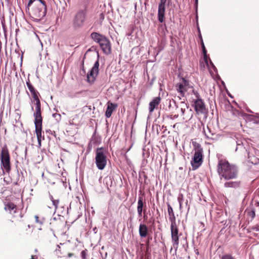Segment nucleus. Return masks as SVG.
Instances as JSON below:
<instances>
[{
    "mask_svg": "<svg viewBox=\"0 0 259 259\" xmlns=\"http://www.w3.org/2000/svg\"><path fill=\"white\" fill-rule=\"evenodd\" d=\"M26 84H27V86L29 90H31V89H33L34 88L29 80L26 81Z\"/></svg>",
    "mask_w": 259,
    "mask_h": 259,
    "instance_id": "nucleus-37",
    "label": "nucleus"
},
{
    "mask_svg": "<svg viewBox=\"0 0 259 259\" xmlns=\"http://www.w3.org/2000/svg\"><path fill=\"white\" fill-rule=\"evenodd\" d=\"M34 124L38 144L39 147H40L41 141L45 140L44 136L42 135V122H40V123H34Z\"/></svg>",
    "mask_w": 259,
    "mask_h": 259,
    "instance_id": "nucleus-15",
    "label": "nucleus"
},
{
    "mask_svg": "<svg viewBox=\"0 0 259 259\" xmlns=\"http://www.w3.org/2000/svg\"><path fill=\"white\" fill-rule=\"evenodd\" d=\"M240 186V182H227L224 184V186L226 188H237Z\"/></svg>",
    "mask_w": 259,
    "mask_h": 259,
    "instance_id": "nucleus-25",
    "label": "nucleus"
},
{
    "mask_svg": "<svg viewBox=\"0 0 259 259\" xmlns=\"http://www.w3.org/2000/svg\"><path fill=\"white\" fill-rule=\"evenodd\" d=\"M241 146V145L240 144H238L237 146Z\"/></svg>",
    "mask_w": 259,
    "mask_h": 259,
    "instance_id": "nucleus-58",
    "label": "nucleus"
},
{
    "mask_svg": "<svg viewBox=\"0 0 259 259\" xmlns=\"http://www.w3.org/2000/svg\"><path fill=\"white\" fill-rule=\"evenodd\" d=\"M201 46L202 49V53H203V55L204 60L205 63L206 64H208L207 57V54H206L207 51H206V50L205 49V46H204V42H203V40H202L201 41Z\"/></svg>",
    "mask_w": 259,
    "mask_h": 259,
    "instance_id": "nucleus-26",
    "label": "nucleus"
},
{
    "mask_svg": "<svg viewBox=\"0 0 259 259\" xmlns=\"http://www.w3.org/2000/svg\"><path fill=\"white\" fill-rule=\"evenodd\" d=\"M103 147L98 148L96 151L95 163L97 168L103 170L107 164V156L103 152Z\"/></svg>",
    "mask_w": 259,
    "mask_h": 259,
    "instance_id": "nucleus-6",
    "label": "nucleus"
},
{
    "mask_svg": "<svg viewBox=\"0 0 259 259\" xmlns=\"http://www.w3.org/2000/svg\"><path fill=\"white\" fill-rule=\"evenodd\" d=\"M26 84H27V86L29 90H31V89H33L34 88L29 80L26 81Z\"/></svg>",
    "mask_w": 259,
    "mask_h": 259,
    "instance_id": "nucleus-35",
    "label": "nucleus"
},
{
    "mask_svg": "<svg viewBox=\"0 0 259 259\" xmlns=\"http://www.w3.org/2000/svg\"><path fill=\"white\" fill-rule=\"evenodd\" d=\"M104 36L97 32H93L91 34V38L96 42L99 43Z\"/></svg>",
    "mask_w": 259,
    "mask_h": 259,
    "instance_id": "nucleus-24",
    "label": "nucleus"
},
{
    "mask_svg": "<svg viewBox=\"0 0 259 259\" xmlns=\"http://www.w3.org/2000/svg\"><path fill=\"white\" fill-rule=\"evenodd\" d=\"M113 178L112 176H107L103 180L104 184L106 185L108 190H109V188L111 187L113 185Z\"/></svg>",
    "mask_w": 259,
    "mask_h": 259,
    "instance_id": "nucleus-22",
    "label": "nucleus"
},
{
    "mask_svg": "<svg viewBox=\"0 0 259 259\" xmlns=\"http://www.w3.org/2000/svg\"><path fill=\"white\" fill-rule=\"evenodd\" d=\"M35 222L36 223H39L40 224H43V221H39V218H38V217L37 215H35Z\"/></svg>",
    "mask_w": 259,
    "mask_h": 259,
    "instance_id": "nucleus-41",
    "label": "nucleus"
},
{
    "mask_svg": "<svg viewBox=\"0 0 259 259\" xmlns=\"http://www.w3.org/2000/svg\"><path fill=\"white\" fill-rule=\"evenodd\" d=\"M53 204L54 206L55 209H57L58 207V205L59 203V199H55L54 200H53Z\"/></svg>",
    "mask_w": 259,
    "mask_h": 259,
    "instance_id": "nucleus-34",
    "label": "nucleus"
},
{
    "mask_svg": "<svg viewBox=\"0 0 259 259\" xmlns=\"http://www.w3.org/2000/svg\"><path fill=\"white\" fill-rule=\"evenodd\" d=\"M107 107L105 112V116L107 118H110L113 111L117 107V105L109 101L107 102Z\"/></svg>",
    "mask_w": 259,
    "mask_h": 259,
    "instance_id": "nucleus-17",
    "label": "nucleus"
},
{
    "mask_svg": "<svg viewBox=\"0 0 259 259\" xmlns=\"http://www.w3.org/2000/svg\"><path fill=\"white\" fill-rule=\"evenodd\" d=\"M192 93L195 96L196 99H201L200 96L199 94L198 93V92L197 91H196L195 90L193 89L192 90Z\"/></svg>",
    "mask_w": 259,
    "mask_h": 259,
    "instance_id": "nucleus-32",
    "label": "nucleus"
},
{
    "mask_svg": "<svg viewBox=\"0 0 259 259\" xmlns=\"http://www.w3.org/2000/svg\"><path fill=\"white\" fill-rule=\"evenodd\" d=\"M181 111L182 112V115H184V113L185 112V108L184 107H181Z\"/></svg>",
    "mask_w": 259,
    "mask_h": 259,
    "instance_id": "nucleus-42",
    "label": "nucleus"
},
{
    "mask_svg": "<svg viewBox=\"0 0 259 259\" xmlns=\"http://www.w3.org/2000/svg\"><path fill=\"white\" fill-rule=\"evenodd\" d=\"M46 133L52 134V131L50 130H46Z\"/></svg>",
    "mask_w": 259,
    "mask_h": 259,
    "instance_id": "nucleus-47",
    "label": "nucleus"
},
{
    "mask_svg": "<svg viewBox=\"0 0 259 259\" xmlns=\"http://www.w3.org/2000/svg\"><path fill=\"white\" fill-rule=\"evenodd\" d=\"M50 198L51 199V200L53 202V200H54L55 199H54L52 195H50Z\"/></svg>",
    "mask_w": 259,
    "mask_h": 259,
    "instance_id": "nucleus-46",
    "label": "nucleus"
},
{
    "mask_svg": "<svg viewBox=\"0 0 259 259\" xmlns=\"http://www.w3.org/2000/svg\"><path fill=\"white\" fill-rule=\"evenodd\" d=\"M195 4L196 5V6L198 4V0H195Z\"/></svg>",
    "mask_w": 259,
    "mask_h": 259,
    "instance_id": "nucleus-50",
    "label": "nucleus"
},
{
    "mask_svg": "<svg viewBox=\"0 0 259 259\" xmlns=\"http://www.w3.org/2000/svg\"><path fill=\"white\" fill-rule=\"evenodd\" d=\"M248 159H249V161H250L251 163H252V164H254V165H255V164H257L258 163H259V158H258V159H254V160H252V158H251V157L249 156V154H248Z\"/></svg>",
    "mask_w": 259,
    "mask_h": 259,
    "instance_id": "nucleus-31",
    "label": "nucleus"
},
{
    "mask_svg": "<svg viewBox=\"0 0 259 259\" xmlns=\"http://www.w3.org/2000/svg\"><path fill=\"white\" fill-rule=\"evenodd\" d=\"M18 201H20V203L16 204L14 202L9 201L5 203L4 209L5 211L11 214L14 218L16 217V213H19V215L20 218L23 217L24 214L20 210L22 209L23 207V200L22 199H18Z\"/></svg>",
    "mask_w": 259,
    "mask_h": 259,
    "instance_id": "nucleus-4",
    "label": "nucleus"
},
{
    "mask_svg": "<svg viewBox=\"0 0 259 259\" xmlns=\"http://www.w3.org/2000/svg\"><path fill=\"white\" fill-rule=\"evenodd\" d=\"M29 91L30 92L31 94L37 92V91L34 88L30 90Z\"/></svg>",
    "mask_w": 259,
    "mask_h": 259,
    "instance_id": "nucleus-43",
    "label": "nucleus"
},
{
    "mask_svg": "<svg viewBox=\"0 0 259 259\" xmlns=\"http://www.w3.org/2000/svg\"><path fill=\"white\" fill-rule=\"evenodd\" d=\"M144 207H146V202L145 201H143V197L139 196L138 198V204H137V212L138 214V216L139 217H141L142 215V212L144 211V218L145 219L147 218V216L145 215V212L146 210L144 209L143 210V208Z\"/></svg>",
    "mask_w": 259,
    "mask_h": 259,
    "instance_id": "nucleus-16",
    "label": "nucleus"
},
{
    "mask_svg": "<svg viewBox=\"0 0 259 259\" xmlns=\"http://www.w3.org/2000/svg\"><path fill=\"white\" fill-rule=\"evenodd\" d=\"M178 117V115H174V118H177Z\"/></svg>",
    "mask_w": 259,
    "mask_h": 259,
    "instance_id": "nucleus-51",
    "label": "nucleus"
},
{
    "mask_svg": "<svg viewBox=\"0 0 259 259\" xmlns=\"http://www.w3.org/2000/svg\"><path fill=\"white\" fill-rule=\"evenodd\" d=\"M32 95L34 99V103L40 102L38 97V96H39V94L37 91L35 93L32 94Z\"/></svg>",
    "mask_w": 259,
    "mask_h": 259,
    "instance_id": "nucleus-29",
    "label": "nucleus"
},
{
    "mask_svg": "<svg viewBox=\"0 0 259 259\" xmlns=\"http://www.w3.org/2000/svg\"><path fill=\"white\" fill-rule=\"evenodd\" d=\"M198 31H199V38H200V40H201V41L202 40H203V39H202V36H201V33H200V30H199V28H198Z\"/></svg>",
    "mask_w": 259,
    "mask_h": 259,
    "instance_id": "nucleus-44",
    "label": "nucleus"
},
{
    "mask_svg": "<svg viewBox=\"0 0 259 259\" xmlns=\"http://www.w3.org/2000/svg\"><path fill=\"white\" fill-rule=\"evenodd\" d=\"M255 205L257 206H259V202H256L255 203Z\"/></svg>",
    "mask_w": 259,
    "mask_h": 259,
    "instance_id": "nucleus-48",
    "label": "nucleus"
},
{
    "mask_svg": "<svg viewBox=\"0 0 259 259\" xmlns=\"http://www.w3.org/2000/svg\"><path fill=\"white\" fill-rule=\"evenodd\" d=\"M99 59L95 62L94 66L90 70V71L87 73V82L92 84H93L99 73Z\"/></svg>",
    "mask_w": 259,
    "mask_h": 259,
    "instance_id": "nucleus-7",
    "label": "nucleus"
},
{
    "mask_svg": "<svg viewBox=\"0 0 259 259\" xmlns=\"http://www.w3.org/2000/svg\"><path fill=\"white\" fill-rule=\"evenodd\" d=\"M221 259H235V258L231 254L226 253L222 255Z\"/></svg>",
    "mask_w": 259,
    "mask_h": 259,
    "instance_id": "nucleus-30",
    "label": "nucleus"
},
{
    "mask_svg": "<svg viewBox=\"0 0 259 259\" xmlns=\"http://www.w3.org/2000/svg\"><path fill=\"white\" fill-rule=\"evenodd\" d=\"M139 235L141 237H145L148 234V229L145 224H141L139 226Z\"/></svg>",
    "mask_w": 259,
    "mask_h": 259,
    "instance_id": "nucleus-20",
    "label": "nucleus"
},
{
    "mask_svg": "<svg viewBox=\"0 0 259 259\" xmlns=\"http://www.w3.org/2000/svg\"><path fill=\"white\" fill-rule=\"evenodd\" d=\"M87 108H88V109L90 110H91V106H86Z\"/></svg>",
    "mask_w": 259,
    "mask_h": 259,
    "instance_id": "nucleus-49",
    "label": "nucleus"
},
{
    "mask_svg": "<svg viewBox=\"0 0 259 259\" xmlns=\"http://www.w3.org/2000/svg\"><path fill=\"white\" fill-rule=\"evenodd\" d=\"M251 230H254L255 231H259V226L258 225H255L254 226H252L251 228Z\"/></svg>",
    "mask_w": 259,
    "mask_h": 259,
    "instance_id": "nucleus-40",
    "label": "nucleus"
},
{
    "mask_svg": "<svg viewBox=\"0 0 259 259\" xmlns=\"http://www.w3.org/2000/svg\"><path fill=\"white\" fill-rule=\"evenodd\" d=\"M170 233L173 246L177 249L179 244V228L176 223L170 224Z\"/></svg>",
    "mask_w": 259,
    "mask_h": 259,
    "instance_id": "nucleus-8",
    "label": "nucleus"
},
{
    "mask_svg": "<svg viewBox=\"0 0 259 259\" xmlns=\"http://www.w3.org/2000/svg\"><path fill=\"white\" fill-rule=\"evenodd\" d=\"M161 99L159 97H155L152 101L149 103V112L152 113L157 106L159 105Z\"/></svg>",
    "mask_w": 259,
    "mask_h": 259,
    "instance_id": "nucleus-18",
    "label": "nucleus"
},
{
    "mask_svg": "<svg viewBox=\"0 0 259 259\" xmlns=\"http://www.w3.org/2000/svg\"><path fill=\"white\" fill-rule=\"evenodd\" d=\"M90 141L92 142V143H94V145H98L101 143V138L99 136L96 135L95 132L93 135Z\"/></svg>",
    "mask_w": 259,
    "mask_h": 259,
    "instance_id": "nucleus-23",
    "label": "nucleus"
},
{
    "mask_svg": "<svg viewBox=\"0 0 259 259\" xmlns=\"http://www.w3.org/2000/svg\"><path fill=\"white\" fill-rule=\"evenodd\" d=\"M207 130H206L204 125L203 124V133L204 134L206 139H213L211 137L214 135V133L212 132L211 130L207 126L206 127Z\"/></svg>",
    "mask_w": 259,
    "mask_h": 259,
    "instance_id": "nucleus-21",
    "label": "nucleus"
},
{
    "mask_svg": "<svg viewBox=\"0 0 259 259\" xmlns=\"http://www.w3.org/2000/svg\"><path fill=\"white\" fill-rule=\"evenodd\" d=\"M167 211L169 215V220L170 221L171 224L176 223V218L175 217L172 207L169 204V203L167 204Z\"/></svg>",
    "mask_w": 259,
    "mask_h": 259,
    "instance_id": "nucleus-19",
    "label": "nucleus"
},
{
    "mask_svg": "<svg viewBox=\"0 0 259 259\" xmlns=\"http://www.w3.org/2000/svg\"><path fill=\"white\" fill-rule=\"evenodd\" d=\"M86 14L83 11H79L75 15L74 21L73 26L75 28H80L81 27L85 20Z\"/></svg>",
    "mask_w": 259,
    "mask_h": 259,
    "instance_id": "nucleus-9",
    "label": "nucleus"
},
{
    "mask_svg": "<svg viewBox=\"0 0 259 259\" xmlns=\"http://www.w3.org/2000/svg\"><path fill=\"white\" fill-rule=\"evenodd\" d=\"M57 247L58 248H60V247L59 246V245H57Z\"/></svg>",
    "mask_w": 259,
    "mask_h": 259,
    "instance_id": "nucleus-53",
    "label": "nucleus"
},
{
    "mask_svg": "<svg viewBox=\"0 0 259 259\" xmlns=\"http://www.w3.org/2000/svg\"><path fill=\"white\" fill-rule=\"evenodd\" d=\"M81 256L82 259H86V250H82L81 252Z\"/></svg>",
    "mask_w": 259,
    "mask_h": 259,
    "instance_id": "nucleus-38",
    "label": "nucleus"
},
{
    "mask_svg": "<svg viewBox=\"0 0 259 259\" xmlns=\"http://www.w3.org/2000/svg\"><path fill=\"white\" fill-rule=\"evenodd\" d=\"M183 200H184L183 194L182 193L179 194V196L178 197V201L179 203L180 209H181V208H182Z\"/></svg>",
    "mask_w": 259,
    "mask_h": 259,
    "instance_id": "nucleus-28",
    "label": "nucleus"
},
{
    "mask_svg": "<svg viewBox=\"0 0 259 259\" xmlns=\"http://www.w3.org/2000/svg\"><path fill=\"white\" fill-rule=\"evenodd\" d=\"M184 105V106H186V108H188V106H187V105H186V104H185V105Z\"/></svg>",
    "mask_w": 259,
    "mask_h": 259,
    "instance_id": "nucleus-55",
    "label": "nucleus"
},
{
    "mask_svg": "<svg viewBox=\"0 0 259 259\" xmlns=\"http://www.w3.org/2000/svg\"><path fill=\"white\" fill-rule=\"evenodd\" d=\"M149 240L147 241V244H148L149 243Z\"/></svg>",
    "mask_w": 259,
    "mask_h": 259,
    "instance_id": "nucleus-59",
    "label": "nucleus"
},
{
    "mask_svg": "<svg viewBox=\"0 0 259 259\" xmlns=\"http://www.w3.org/2000/svg\"><path fill=\"white\" fill-rule=\"evenodd\" d=\"M149 222L150 223H154V220H153L152 221H151V220L149 221Z\"/></svg>",
    "mask_w": 259,
    "mask_h": 259,
    "instance_id": "nucleus-52",
    "label": "nucleus"
},
{
    "mask_svg": "<svg viewBox=\"0 0 259 259\" xmlns=\"http://www.w3.org/2000/svg\"><path fill=\"white\" fill-rule=\"evenodd\" d=\"M194 154L191 161V164L193 170L197 169L203 162V150L201 145L196 142H193Z\"/></svg>",
    "mask_w": 259,
    "mask_h": 259,
    "instance_id": "nucleus-3",
    "label": "nucleus"
},
{
    "mask_svg": "<svg viewBox=\"0 0 259 259\" xmlns=\"http://www.w3.org/2000/svg\"><path fill=\"white\" fill-rule=\"evenodd\" d=\"M238 149V147H236V149H235V151H236Z\"/></svg>",
    "mask_w": 259,
    "mask_h": 259,
    "instance_id": "nucleus-56",
    "label": "nucleus"
},
{
    "mask_svg": "<svg viewBox=\"0 0 259 259\" xmlns=\"http://www.w3.org/2000/svg\"><path fill=\"white\" fill-rule=\"evenodd\" d=\"M176 87L178 92L183 96L189 88H192L190 87L189 80L183 77L181 78V81L177 84Z\"/></svg>",
    "mask_w": 259,
    "mask_h": 259,
    "instance_id": "nucleus-10",
    "label": "nucleus"
},
{
    "mask_svg": "<svg viewBox=\"0 0 259 259\" xmlns=\"http://www.w3.org/2000/svg\"><path fill=\"white\" fill-rule=\"evenodd\" d=\"M194 109L197 114H205L206 110L204 102L201 99H196L194 102Z\"/></svg>",
    "mask_w": 259,
    "mask_h": 259,
    "instance_id": "nucleus-13",
    "label": "nucleus"
},
{
    "mask_svg": "<svg viewBox=\"0 0 259 259\" xmlns=\"http://www.w3.org/2000/svg\"><path fill=\"white\" fill-rule=\"evenodd\" d=\"M73 255V253H69L68 254V256L69 257H70L72 256Z\"/></svg>",
    "mask_w": 259,
    "mask_h": 259,
    "instance_id": "nucleus-45",
    "label": "nucleus"
},
{
    "mask_svg": "<svg viewBox=\"0 0 259 259\" xmlns=\"http://www.w3.org/2000/svg\"><path fill=\"white\" fill-rule=\"evenodd\" d=\"M94 145V143H92V142L90 141V142L88 144V150L89 151H91V150L92 149V147Z\"/></svg>",
    "mask_w": 259,
    "mask_h": 259,
    "instance_id": "nucleus-39",
    "label": "nucleus"
},
{
    "mask_svg": "<svg viewBox=\"0 0 259 259\" xmlns=\"http://www.w3.org/2000/svg\"><path fill=\"white\" fill-rule=\"evenodd\" d=\"M1 166L3 169V173L4 170L9 173L11 170L10 156L9 150L6 145H5L2 149L0 154Z\"/></svg>",
    "mask_w": 259,
    "mask_h": 259,
    "instance_id": "nucleus-5",
    "label": "nucleus"
},
{
    "mask_svg": "<svg viewBox=\"0 0 259 259\" xmlns=\"http://www.w3.org/2000/svg\"><path fill=\"white\" fill-rule=\"evenodd\" d=\"M184 105V106H186V108H188V106H187V105H186V104H185V105Z\"/></svg>",
    "mask_w": 259,
    "mask_h": 259,
    "instance_id": "nucleus-54",
    "label": "nucleus"
},
{
    "mask_svg": "<svg viewBox=\"0 0 259 259\" xmlns=\"http://www.w3.org/2000/svg\"><path fill=\"white\" fill-rule=\"evenodd\" d=\"M34 105L35 106V111L33 113V116L34 117V123H40V122H42L40 102H35Z\"/></svg>",
    "mask_w": 259,
    "mask_h": 259,
    "instance_id": "nucleus-14",
    "label": "nucleus"
},
{
    "mask_svg": "<svg viewBox=\"0 0 259 259\" xmlns=\"http://www.w3.org/2000/svg\"><path fill=\"white\" fill-rule=\"evenodd\" d=\"M26 11L35 22H39L46 16L47 6L44 0H29Z\"/></svg>",
    "mask_w": 259,
    "mask_h": 259,
    "instance_id": "nucleus-1",
    "label": "nucleus"
},
{
    "mask_svg": "<svg viewBox=\"0 0 259 259\" xmlns=\"http://www.w3.org/2000/svg\"><path fill=\"white\" fill-rule=\"evenodd\" d=\"M217 172L221 179L224 178L226 180L236 179L238 175L237 167L224 158H218Z\"/></svg>",
    "mask_w": 259,
    "mask_h": 259,
    "instance_id": "nucleus-2",
    "label": "nucleus"
},
{
    "mask_svg": "<svg viewBox=\"0 0 259 259\" xmlns=\"http://www.w3.org/2000/svg\"><path fill=\"white\" fill-rule=\"evenodd\" d=\"M247 215L248 217L250 218L251 220H252L255 217V209L253 208H251L247 210Z\"/></svg>",
    "mask_w": 259,
    "mask_h": 259,
    "instance_id": "nucleus-27",
    "label": "nucleus"
},
{
    "mask_svg": "<svg viewBox=\"0 0 259 259\" xmlns=\"http://www.w3.org/2000/svg\"><path fill=\"white\" fill-rule=\"evenodd\" d=\"M53 116L55 118H56V120H57V121H59L61 120V115L59 114H58V113L53 114Z\"/></svg>",
    "mask_w": 259,
    "mask_h": 259,
    "instance_id": "nucleus-33",
    "label": "nucleus"
},
{
    "mask_svg": "<svg viewBox=\"0 0 259 259\" xmlns=\"http://www.w3.org/2000/svg\"><path fill=\"white\" fill-rule=\"evenodd\" d=\"M26 84H27V86L29 90H31V89H33L34 88L29 80L26 81Z\"/></svg>",
    "mask_w": 259,
    "mask_h": 259,
    "instance_id": "nucleus-36",
    "label": "nucleus"
},
{
    "mask_svg": "<svg viewBox=\"0 0 259 259\" xmlns=\"http://www.w3.org/2000/svg\"><path fill=\"white\" fill-rule=\"evenodd\" d=\"M99 44L104 53L108 55L111 52V45L109 40L105 36L102 38Z\"/></svg>",
    "mask_w": 259,
    "mask_h": 259,
    "instance_id": "nucleus-11",
    "label": "nucleus"
},
{
    "mask_svg": "<svg viewBox=\"0 0 259 259\" xmlns=\"http://www.w3.org/2000/svg\"><path fill=\"white\" fill-rule=\"evenodd\" d=\"M167 0H160L158 5V20L159 22L162 23L164 21V15L165 12V4Z\"/></svg>",
    "mask_w": 259,
    "mask_h": 259,
    "instance_id": "nucleus-12",
    "label": "nucleus"
},
{
    "mask_svg": "<svg viewBox=\"0 0 259 259\" xmlns=\"http://www.w3.org/2000/svg\"><path fill=\"white\" fill-rule=\"evenodd\" d=\"M31 109L33 110V106L31 107Z\"/></svg>",
    "mask_w": 259,
    "mask_h": 259,
    "instance_id": "nucleus-57",
    "label": "nucleus"
}]
</instances>
